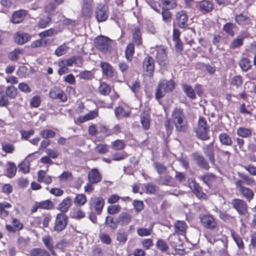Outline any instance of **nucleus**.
I'll use <instances>...</instances> for the list:
<instances>
[{
	"instance_id": "obj_27",
	"label": "nucleus",
	"mask_w": 256,
	"mask_h": 256,
	"mask_svg": "<svg viewBox=\"0 0 256 256\" xmlns=\"http://www.w3.org/2000/svg\"><path fill=\"white\" fill-rule=\"evenodd\" d=\"M162 8L174 10L178 6V0H161Z\"/></svg>"
},
{
	"instance_id": "obj_13",
	"label": "nucleus",
	"mask_w": 256,
	"mask_h": 256,
	"mask_svg": "<svg viewBox=\"0 0 256 256\" xmlns=\"http://www.w3.org/2000/svg\"><path fill=\"white\" fill-rule=\"evenodd\" d=\"M188 185L190 189L198 198L204 200L207 198L206 194L202 192L201 188L195 180H188Z\"/></svg>"
},
{
	"instance_id": "obj_23",
	"label": "nucleus",
	"mask_w": 256,
	"mask_h": 256,
	"mask_svg": "<svg viewBox=\"0 0 256 256\" xmlns=\"http://www.w3.org/2000/svg\"><path fill=\"white\" fill-rule=\"evenodd\" d=\"M213 147L214 144L212 142L203 148L204 153L208 156L210 161L212 164L214 162Z\"/></svg>"
},
{
	"instance_id": "obj_32",
	"label": "nucleus",
	"mask_w": 256,
	"mask_h": 256,
	"mask_svg": "<svg viewBox=\"0 0 256 256\" xmlns=\"http://www.w3.org/2000/svg\"><path fill=\"white\" fill-rule=\"evenodd\" d=\"M194 160L196 162L197 164L200 167L208 169L209 168L208 164L205 161L204 158L197 153H194L193 154Z\"/></svg>"
},
{
	"instance_id": "obj_1",
	"label": "nucleus",
	"mask_w": 256,
	"mask_h": 256,
	"mask_svg": "<svg viewBox=\"0 0 256 256\" xmlns=\"http://www.w3.org/2000/svg\"><path fill=\"white\" fill-rule=\"evenodd\" d=\"M172 120L176 130L184 132L187 130L188 122L182 110L174 108L172 113Z\"/></svg>"
},
{
	"instance_id": "obj_36",
	"label": "nucleus",
	"mask_w": 256,
	"mask_h": 256,
	"mask_svg": "<svg viewBox=\"0 0 256 256\" xmlns=\"http://www.w3.org/2000/svg\"><path fill=\"white\" fill-rule=\"evenodd\" d=\"M175 230L179 234H184L186 230V224L184 221H178L174 225Z\"/></svg>"
},
{
	"instance_id": "obj_41",
	"label": "nucleus",
	"mask_w": 256,
	"mask_h": 256,
	"mask_svg": "<svg viewBox=\"0 0 256 256\" xmlns=\"http://www.w3.org/2000/svg\"><path fill=\"white\" fill-rule=\"evenodd\" d=\"M241 194L248 202H250L254 198V193L252 190L249 188L244 187L242 188L240 191Z\"/></svg>"
},
{
	"instance_id": "obj_46",
	"label": "nucleus",
	"mask_w": 256,
	"mask_h": 256,
	"mask_svg": "<svg viewBox=\"0 0 256 256\" xmlns=\"http://www.w3.org/2000/svg\"><path fill=\"white\" fill-rule=\"evenodd\" d=\"M16 164L13 162H8V168H7V176L12 178H13L16 173Z\"/></svg>"
},
{
	"instance_id": "obj_7",
	"label": "nucleus",
	"mask_w": 256,
	"mask_h": 256,
	"mask_svg": "<svg viewBox=\"0 0 256 256\" xmlns=\"http://www.w3.org/2000/svg\"><path fill=\"white\" fill-rule=\"evenodd\" d=\"M200 219L202 225L206 228L214 230L217 227V222L214 216L210 214H201Z\"/></svg>"
},
{
	"instance_id": "obj_57",
	"label": "nucleus",
	"mask_w": 256,
	"mask_h": 256,
	"mask_svg": "<svg viewBox=\"0 0 256 256\" xmlns=\"http://www.w3.org/2000/svg\"><path fill=\"white\" fill-rule=\"evenodd\" d=\"M121 207L118 204L110 205L108 207V212L110 214H114L120 212Z\"/></svg>"
},
{
	"instance_id": "obj_12",
	"label": "nucleus",
	"mask_w": 256,
	"mask_h": 256,
	"mask_svg": "<svg viewBox=\"0 0 256 256\" xmlns=\"http://www.w3.org/2000/svg\"><path fill=\"white\" fill-rule=\"evenodd\" d=\"M54 206V203L49 200L35 202L32 206L31 212H35L39 208L43 210H50Z\"/></svg>"
},
{
	"instance_id": "obj_2",
	"label": "nucleus",
	"mask_w": 256,
	"mask_h": 256,
	"mask_svg": "<svg viewBox=\"0 0 256 256\" xmlns=\"http://www.w3.org/2000/svg\"><path fill=\"white\" fill-rule=\"evenodd\" d=\"M175 83L173 80H160L158 82L156 92V98L158 100L164 96L166 92H171L174 89Z\"/></svg>"
},
{
	"instance_id": "obj_55",
	"label": "nucleus",
	"mask_w": 256,
	"mask_h": 256,
	"mask_svg": "<svg viewBox=\"0 0 256 256\" xmlns=\"http://www.w3.org/2000/svg\"><path fill=\"white\" fill-rule=\"evenodd\" d=\"M98 133L102 134L105 136L113 134V132L111 130L103 125H100L98 126Z\"/></svg>"
},
{
	"instance_id": "obj_25",
	"label": "nucleus",
	"mask_w": 256,
	"mask_h": 256,
	"mask_svg": "<svg viewBox=\"0 0 256 256\" xmlns=\"http://www.w3.org/2000/svg\"><path fill=\"white\" fill-rule=\"evenodd\" d=\"M140 122L142 128L148 130L150 126V114L148 112H143L140 115Z\"/></svg>"
},
{
	"instance_id": "obj_17",
	"label": "nucleus",
	"mask_w": 256,
	"mask_h": 256,
	"mask_svg": "<svg viewBox=\"0 0 256 256\" xmlns=\"http://www.w3.org/2000/svg\"><path fill=\"white\" fill-rule=\"evenodd\" d=\"M88 180L92 184H97L102 180V176L96 168H93L88 174Z\"/></svg>"
},
{
	"instance_id": "obj_19",
	"label": "nucleus",
	"mask_w": 256,
	"mask_h": 256,
	"mask_svg": "<svg viewBox=\"0 0 256 256\" xmlns=\"http://www.w3.org/2000/svg\"><path fill=\"white\" fill-rule=\"evenodd\" d=\"M200 10L203 14H206L212 11L213 6L211 2L208 0L201 1L199 4Z\"/></svg>"
},
{
	"instance_id": "obj_64",
	"label": "nucleus",
	"mask_w": 256,
	"mask_h": 256,
	"mask_svg": "<svg viewBox=\"0 0 256 256\" xmlns=\"http://www.w3.org/2000/svg\"><path fill=\"white\" fill-rule=\"evenodd\" d=\"M32 256H50V254L45 250L40 249H34L32 252Z\"/></svg>"
},
{
	"instance_id": "obj_3",
	"label": "nucleus",
	"mask_w": 256,
	"mask_h": 256,
	"mask_svg": "<svg viewBox=\"0 0 256 256\" xmlns=\"http://www.w3.org/2000/svg\"><path fill=\"white\" fill-rule=\"evenodd\" d=\"M209 127L206 121L203 117H200L198 122V126L196 130V134L198 138L203 140H206L210 138L208 136Z\"/></svg>"
},
{
	"instance_id": "obj_16",
	"label": "nucleus",
	"mask_w": 256,
	"mask_h": 256,
	"mask_svg": "<svg viewBox=\"0 0 256 256\" xmlns=\"http://www.w3.org/2000/svg\"><path fill=\"white\" fill-rule=\"evenodd\" d=\"M36 157L32 154H29L25 160L18 165L20 170L24 174L28 173L30 172V162L35 160Z\"/></svg>"
},
{
	"instance_id": "obj_52",
	"label": "nucleus",
	"mask_w": 256,
	"mask_h": 256,
	"mask_svg": "<svg viewBox=\"0 0 256 256\" xmlns=\"http://www.w3.org/2000/svg\"><path fill=\"white\" fill-rule=\"evenodd\" d=\"M133 38L134 42L138 46H140L141 44V36L140 30L138 28H136L134 29V32L133 33Z\"/></svg>"
},
{
	"instance_id": "obj_20",
	"label": "nucleus",
	"mask_w": 256,
	"mask_h": 256,
	"mask_svg": "<svg viewBox=\"0 0 256 256\" xmlns=\"http://www.w3.org/2000/svg\"><path fill=\"white\" fill-rule=\"evenodd\" d=\"M72 204V200L70 197L64 199L62 201L58 204V209L62 212H66L68 211Z\"/></svg>"
},
{
	"instance_id": "obj_53",
	"label": "nucleus",
	"mask_w": 256,
	"mask_h": 256,
	"mask_svg": "<svg viewBox=\"0 0 256 256\" xmlns=\"http://www.w3.org/2000/svg\"><path fill=\"white\" fill-rule=\"evenodd\" d=\"M202 178L204 182L208 186L211 184L212 182L216 180V177L212 174H205L203 176Z\"/></svg>"
},
{
	"instance_id": "obj_29",
	"label": "nucleus",
	"mask_w": 256,
	"mask_h": 256,
	"mask_svg": "<svg viewBox=\"0 0 256 256\" xmlns=\"http://www.w3.org/2000/svg\"><path fill=\"white\" fill-rule=\"evenodd\" d=\"M100 66L102 68V72L104 75L106 77L110 78L113 76V70L111 66L104 62H102L100 64Z\"/></svg>"
},
{
	"instance_id": "obj_44",
	"label": "nucleus",
	"mask_w": 256,
	"mask_h": 256,
	"mask_svg": "<svg viewBox=\"0 0 256 256\" xmlns=\"http://www.w3.org/2000/svg\"><path fill=\"white\" fill-rule=\"evenodd\" d=\"M130 112L126 111L122 107H118L115 109V114L118 119L129 116Z\"/></svg>"
},
{
	"instance_id": "obj_48",
	"label": "nucleus",
	"mask_w": 256,
	"mask_h": 256,
	"mask_svg": "<svg viewBox=\"0 0 256 256\" xmlns=\"http://www.w3.org/2000/svg\"><path fill=\"white\" fill-rule=\"evenodd\" d=\"M98 90L101 94L106 96L109 94L110 88L107 84L103 82L100 83Z\"/></svg>"
},
{
	"instance_id": "obj_38",
	"label": "nucleus",
	"mask_w": 256,
	"mask_h": 256,
	"mask_svg": "<svg viewBox=\"0 0 256 256\" xmlns=\"http://www.w3.org/2000/svg\"><path fill=\"white\" fill-rule=\"evenodd\" d=\"M86 202L87 198L84 194H78L74 199L75 205L78 206H83Z\"/></svg>"
},
{
	"instance_id": "obj_26",
	"label": "nucleus",
	"mask_w": 256,
	"mask_h": 256,
	"mask_svg": "<svg viewBox=\"0 0 256 256\" xmlns=\"http://www.w3.org/2000/svg\"><path fill=\"white\" fill-rule=\"evenodd\" d=\"M98 111L97 110H94L90 111L89 113L85 115L84 116H80L78 120L80 122V123L92 120L98 116Z\"/></svg>"
},
{
	"instance_id": "obj_28",
	"label": "nucleus",
	"mask_w": 256,
	"mask_h": 256,
	"mask_svg": "<svg viewBox=\"0 0 256 256\" xmlns=\"http://www.w3.org/2000/svg\"><path fill=\"white\" fill-rule=\"evenodd\" d=\"M182 88L188 98L192 100L196 98V93L192 86L186 84H184L182 85Z\"/></svg>"
},
{
	"instance_id": "obj_37",
	"label": "nucleus",
	"mask_w": 256,
	"mask_h": 256,
	"mask_svg": "<svg viewBox=\"0 0 256 256\" xmlns=\"http://www.w3.org/2000/svg\"><path fill=\"white\" fill-rule=\"evenodd\" d=\"M220 142L226 146H230L232 144V140L230 136L226 133L223 132L219 135Z\"/></svg>"
},
{
	"instance_id": "obj_63",
	"label": "nucleus",
	"mask_w": 256,
	"mask_h": 256,
	"mask_svg": "<svg viewBox=\"0 0 256 256\" xmlns=\"http://www.w3.org/2000/svg\"><path fill=\"white\" fill-rule=\"evenodd\" d=\"M158 249L162 252L166 251L168 249V246L166 242L162 240H158L156 244Z\"/></svg>"
},
{
	"instance_id": "obj_56",
	"label": "nucleus",
	"mask_w": 256,
	"mask_h": 256,
	"mask_svg": "<svg viewBox=\"0 0 256 256\" xmlns=\"http://www.w3.org/2000/svg\"><path fill=\"white\" fill-rule=\"evenodd\" d=\"M22 50L15 49L9 54V58L12 60L16 61L18 59L20 54H22Z\"/></svg>"
},
{
	"instance_id": "obj_61",
	"label": "nucleus",
	"mask_w": 256,
	"mask_h": 256,
	"mask_svg": "<svg viewBox=\"0 0 256 256\" xmlns=\"http://www.w3.org/2000/svg\"><path fill=\"white\" fill-rule=\"evenodd\" d=\"M2 148L4 152L10 154L12 153L14 150V148L12 144L6 142L2 144Z\"/></svg>"
},
{
	"instance_id": "obj_6",
	"label": "nucleus",
	"mask_w": 256,
	"mask_h": 256,
	"mask_svg": "<svg viewBox=\"0 0 256 256\" xmlns=\"http://www.w3.org/2000/svg\"><path fill=\"white\" fill-rule=\"evenodd\" d=\"M104 203V200L102 197L95 196L90 198L89 204L92 209H94L98 214H100L102 210Z\"/></svg>"
},
{
	"instance_id": "obj_58",
	"label": "nucleus",
	"mask_w": 256,
	"mask_h": 256,
	"mask_svg": "<svg viewBox=\"0 0 256 256\" xmlns=\"http://www.w3.org/2000/svg\"><path fill=\"white\" fill-rule=\"evenodd\" d=\"M234 25L232 23H226L224 25L223 30L227 34L233 36L234 35Z\"/></svg>"
},
{
	"instance_id": "obj_24",
	"label": "nucleus",
	"mask_w": 256,
	"mask_h": 256,
	"mask_svg": "<svg viewBox=\"0 0 256 256\" xmlns=\"http://www.w3.org/2000/svg\"><path fill=\"white\" fill-rule=\"evenodd\" d=\"M26 15V12L23 10H20L14 12L12 17V22L14 24H18L20 22L24 16Z\"/></svg>"
},
{
	"instance_id": "obj_14",
	"label": "nucleus",
	"mask_w": 256,
	"mask_h": 256,
	"mask_svg": "<svg viewBox=\"0 0 256 256\" xmlns=\"http://www.w3.org/2000/svg\"><path fill=\"white\" fill-rule=\"evenodd\" d=\"M32 36L28 33L18 32H16L14 36V41L18 44H23L31 40Z\"/></svg>"
},
{
	"instance_id": "obj_22",
	"label": "nucleus",
	"mask_w": 256,
	"mask_h": 256,
	"mask_svg": "<svg viewBox=\"0 0 256 256\" xmlns=\"http://www.w3.org/2000/svg\"><path fill=\"white\" fill-rule=\"evenodd\" d=\"M38 180L39 182H44L46 184H49L52 182L51 176L47 175L46 172L42 170L38 172Z\"/></svg>"
},
{
	"instance_id": "obj_30",
	"label": "nucleus",
	"mask_w": 256,
	"mask_h": 256,
	"mask_svg": "<svg viewBox=\"0 0 256 256\" xmlns=\"http://www.w3.org/2000/svg\"><path fill=\"white\" fill-rule=\"evenodd\" d=\"M248 34L247 32H244L242 33L240 35L238 36L237 38L232 42V47L234 48H236L242 46L243 44V40L245 38H248Z\"/></svg>"
},
{
	"instance_id": "obj_35",
	"label": "nucleus",
	"mask_w": 256,
	"mask_h": 256,
	"mask_svg": "<svg viewBox=\"0 0 256 256\" xmlns=\"http://www.w3.org/2000/svg\"><path fill=\"white\" fill-rule=\"evenodd\" d=\"M70 216L72 218L80 220L85 216V214L82 210L79 208L73 209L70 212Z\"/></svg>"
},
{
	"instance_id": "obj_8",
	"label": "nucleus",
	"mask_w": 256,
	"mask_h": 256,
	"mask_svg": "<svg viewBox=\"0 0 256 256\" xmlns=\"http://www.w3.org/2000/svg\"><path fill=\"white\" fill-rule=\"evenodd\" d=\"M96 17L98 22L106 21L108 17V7L104 4H98L96 10Z\"/></svg>"
},
{
	"instance_id": "obj_54",
	"label": "nucleus",
	"mask_w": 256,
	"mask_h": 256,
	"mask_svg": "<svg viewBox=\"0 0 256 256\" xmlns=\"http://www.w3.org/2000/svg\"><path fill=\"white\" fill-rule=\"evenodd\" d=\"M232 236L234 241L236 244L238 246L240 249H243L244 246L243 242L241 238L237 234H236L234 232H232Z\"/></svg>"
},
{
	"instance_id": "obj_33",
	"label": "nucleus",
	"mask_w": 256,
	"mask_h": 256,
	"mask_svg": "<svg viewBox=\"0 0 256 256\" xmlns=\"http://www.w3.org/2000/svg\"><path fill=\"white\" fill-rule=\"evenodd\" d=\"M235 20L240 25H246L250 23V18L242 14L236 15Z\"/></svg>"
},
{
	"instance_id": "obj_21",
	"label": "nucleus",
	"mask_w": 256,
	"mask_h": 256,
	"mask_svg": "<svg viewBox=\"0 0 256 256\" xmlns=\"http://www.w3.org/2000/svg\"><path fill=\"white\" fill-rule=\"evenodd\" d=\"M12 226L6 224V229L10 232H14L16 230H20L23 228V224L17 219L14 218L12 222Z\"/></svg>"
},
{
	"instance_id": "obj_15",
	"label": "nucleus",
	"mask_w": 256,
	"mask_h": 256,
	"mask_svg": "<svg viewBox=\"0 0 256 256\" xmlns=\"http://www.w3.org/2000/svg\"><path fill=\"white\" fill-rule=\"evenodd\" d=\"M50 96L53 99H59L62 102L67 100V96L60 88L54 87L50 92Z\"/></svg>"
},
{
	"instance_id": "obj_9",
	"label": "nucleus",
	"mask_w": 256,
	"mask_h": 256,
	"mask_svg": "<svg viewBox=\"0 0 256 256\" xmlns=\"http://www.w3.org/2000/svg\"><path fill=\"white\" fill-rule=\"evenodd\" d=\"M152 52L155 54L156 58L160 65H164L166 61V50L162 46H156L152 48Z\"/></svg>"
},
{
	"instance_id": "obj_11",
	"label": "nucleus",
	"mask_w": 256,
	"mask_h": 256,
	"mask_svg": "<svg viewBox=\"0 0 256 256\" xmlns=\"http://www.w3.org/2000/svg\"><path fill=\"white\" fill-rule=\"evenodd\" d=\"M176 20L179 28H186L188 26V16L186 12L184 10L178 12L176 14Z\"/></svg>"
},
{
	"instance_id": "obj_43",
	"label": "nucleus",
	"mask_w": 256,
	"mask_h": 256,
	"mask_svg": "<svg viewBox=\"0 0 256 256\" xmlns=\"http://www.w3.org/2000/svg\"><path fill=\"white\" fill-rule=\"evenodd\" d=\"M12 207V205L8 202L0 203V216L4 218L8 216V212L6 208H8Z\"/></svg>"
},
{
	"instance_id": "obj_10",
	"label": "nucleus",
	"mask_w": 256,
	"mask_h": 256,
	"mask_svg": "<svg viewBox=\"0 0 256 256\" xmlns=\"http://www.w3.org/2000/svg\"><path fill=\"white\" fill-rule=\"evenodd\" d=\"M68 220V218L66 214L64 213L58 214L55 222L54 230L58 232L64 230L67 225Z\"/></svg>"
},
{
	"instance_id": "obj_39",
	"label": "nucleus",
	"mask_w": 256,
	"mask_h": 256,
	"mask_svg": "<svg viewBox=\"0 0 256 256\" xmlns=\"http://www.w3.org/2000/svg\"><path fill=\"white\" fill-rule=\"evenodd\" d=\"M134 46L132 44H128L125 50V56L127 60L131 62L134 54Z\"/></svg>"
},
{
	"instance_id": "obj_62",
	"label": "nucleus",
	"mask_w": 256,
	"mask_h": 256,
	"mask_svg": "<svg viewBox=\"0 0 256 256\" xmlns=\"http://www.w3.org/2000/svg\"><path fill=\"white\" fill-rule=\"evenodd\" d=\"M40 136L45 138H52L55 136V132L50 130H44L40 132Z\"/></svg>"
},
{
	"instance_id": "obj_4",
	"label": "nucleus",
	"mask_w": 256,
	"mask_h": 256,
	"mask_svg": "<svg viewBox=\"0 0 256 256\" xmlns=\"http://www.w3.org/2000/svg\"><path fill=\"white\" fill-rule=\"evenodd\" d=\"M112 40L104 36H99L94 40L96 48L103 52H108L110 48Z\"/></svg>"
},
{
	"instance_id": "obj_31",
	"label": "nucleus",
	"mask_w": 256,
	"mask_h": 256,
	"mask_svg": "<svg viewBox=\"0 0 256 256\" xmlns=\"http://www.w3.org/2000/svg\"><path fill=\"white\" fill-rule=\"evenodd\" d=\"M92 0H84L82 7V13L84 16L90 17L92 14Z\"/></svg>"
},
{
	"instance_id": "obj_60",
	"label": "nucleus",
	"mask_w": 256,
	"mask_h": 256,
	"mask_svg": "<svg viewBox=\"0 0 256 256\" xmlns=\"http://www.w3.org/2000/svg\"><path fill=\"white\" fill-rule=\"evenodd\" d=\"M42 240L48 248L52 250L53 248L52 239L48 235L43 237Z\"/></svg>"
},
{
	"instance_id": "obj_47",
	"label": "nucleus",
	"mask_w": 256,
	"mask_h": 256,
	"mask_svg": "<svg viewBox=\"0 0 256 256\" xmlns=\"http://www.w3.org/2000/svg\"><path fill=\"white\" fill-rule=\"evenodd\" d=\"M68 50V47L66 44H63L57 48L54 52V54L60 56L66 54Z\"/></svg>"
},
{
	"instance_id": "obj_42",
	"label": "nucleus",
	"mask_w": 256,
	"mask_h": 256,
	"mask_svg": "<svg viewBox=\"0 0 256 256\" xmlns=\"http://www.w3.org/2000/svg\"><path fill=\"white\" fill-rule=\"evenodd\" d=\"M116 240L120 244H124L128 240V234L124 230H118L116 233Z\"/></svg>"
},
{
	"instance_id": "obj_34",
	"label": "nucleus",
	"mask_w": 256,
	"mask_h": 256,
	"mask_svg": "<svg viewBox=\"0 0 256 256\" xmlns=\"http://www.w3.org/2000/svg\"><path fill=\"white\" fill-rule=\"evenodd\" d=\"M237 134L242 138H248L252 134V130L249 128L240 127L238 128Z\"/></svg>"
},
{
	"instance_id": "obj_59",
	"label": "nucleus",
	"mask_w": 256,
	"mask_h": 256,
	"mask_svg": "<svg viewBox=\"0 0 256 256\" xmlns=\"http://www.w3.org/2000/svg\"><path fill=\"white\" fill-rule=\"evenodd\" d=\"M106 224L112 230L116 229L118 227V224L114 221V218L110 216H108L106 218Z\"/></svg>"
},
{
	"instance_id": "obj_49",
	"label": "nucleus",
	"mask_w": 256,
	"mask_h": 256,
	"mask_svg": "<svg viewBox=\"0 0 256 256\" xmlns=\"http://www.w3.org/2000/svg\"><path fill=\"white\" fill-rule=\"evenodd\" d=\"M6 96L11 98H14L17 95V90L13 86H8L6 90Z\"/></svg>"
},
{
	"instance_id": "obj_51",
	"label": "nucleus",
	"mask_w": 256,
	"mask_h": 256,
	"mask_svg": "<svg viewBox=\"0 0 256 256\" xmlns=\"http://www.w3.org/2000/svg\"><path fill=\"white\" fill-rule=\"evenodd\" d=\"M240 66L244 71L246 72L251 67L250 60L246 58H242L240 62Z\"/></svg>"
},
{
	"instance_id": "obj_40",
	"label": "nucleus",
	"mask_w": 256,
	"mask_h": 256,
	"mask_svg": "<svg viewBox=\"0 0 256 256\" xmlns=\"http://www.w3.org/2000/svg\"><path fill=\"white\" fill-rule=\"evenodd\" d=\"M169 10L167 8H162V20L167 24H170L172 20V14Z\"/></svg>"
},
{
	"instance_id": "obj_45",
	"label": "nucleus",
	"mask_w": 256,
	"mask_h": 256,
	"mask_svg": "<svg viewBox=\"0 0 256 256\" xmlns=\"http://www.w3.org/2000/svg\"><path fill=\"white\" fill-rule=\"evenodd\" d=\"M122 200L124 201L126 200H130V198L126 197H120L116 194H113L110 196L108 198V202L110 204H114L119 201L120 200Z\"/></svg>"
},
{
	"instance_id": "obj_18",
	"label": "nucleus",
	"mask_w": 256,
	"mask_h": 256,
	"mask_svg": "<svg viewBox=\"0 0 256 256\" xmlns=\"http://www.w3.org/2000/svg\"><path fill=\"white\" fill-rule=\"evenodd\" d=\"M143 68L148 74H152L154 69V60L152 57L148 56L145 58L143 62Z\"/></svg>"
},
{
	"instance_id": "obj_5",
	"label": "nucleus",
	"mask_w": 256,
	"mask_h": 256,
	"mask_svg": "<svg viewBox=\"0 0 256 256\" xmlns=\"http://www.w3.org/2000/svg\"><path fill=\"white\" fill-rule=\"evenodd\" d=\"M232 204L239 214L244 216L248 214V206L244 200L238 198L234 199L232 202Z\"/></svg>"
},
{
	"instance_id": "obj_50",
	"label": "nucleus",
	"mask_w": 256,
	"mask_h": 256,
	"mask_svg": "<svg viewBox=\"0 0 256 256\" xmlns=\"http://www.w3.org/2000/svg\"><path fill=\"white\" fill-rule=\"evenodd\" d=\"M242 77L240 76H235L232 77L230 80V85L232 86H235L237 88L240 87L242 84Z\"/></svg>"
}]
</instances>
